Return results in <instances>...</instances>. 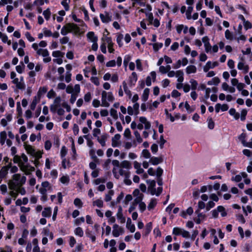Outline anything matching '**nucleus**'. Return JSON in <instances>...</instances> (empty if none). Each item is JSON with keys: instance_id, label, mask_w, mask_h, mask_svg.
Masks as SVG:
<instances>
[{"instance_id": "nucleus-1", "label": "nucleus", "mask_w": 252, "mask_h": 252, "mask_svg": "<svg viewBox=\"0 0 252 252\" xmlns=\"http://www.w3.org/2000/svg\"><path fill=\"white\" fill-rule=\"evenodd\" d=\"M13 180L9 183V188L10 189H15L18 186H22L26 181L25 176H21L20 174H15L12 177Z\"/></svg>"}, {"instance_id": "nucleus-2", "label": "nucleus", "mask_w": 252, "mask_h": 252, "mask_svg": "<svg viewBox=\"0 0 252 252\" xmlns=\"http://www.w3.org/2000/svg\"><path fill=\"white\" fill-rule=\"evenodd\" d=\"M133 195L134 197L133 202L138 204L140 211L141 212H144L146 209V204L142 201L144 198V194L140 192L138 189H135L133 191Z\"/></svg>"}, {"instance_id": "nucleus-3", "label": "nucleus", "mask_w": 252, "mask_h": 252, "mask_svg": "<svg viewBox=\"0 0 252 252\" xmlns=\"http://www.w3.org/2000/svg\"><path fill=\"white\" fill-rule=\"evenodd\" d=\"M80 28L74 23H68L64 26L61 29V33L63 35H65L69 32L77 34L80 32Z\"/></svg>"}, {"instance_id": "nucleus-4", "label": "nucleus", "mask_w": 252, "mask_h": 252, "mask_svg": "<svg viewBox=\"0 0 252 252\" xmlns=\"http://www.w3.org/2000/svg\"><path fill=\"white\" fill-rule=\"evenodd\" d=\"M101 106L105 107H108L110 105L109 102L114 100V96L112 92L102 91L101 93Z\"/></svg>"}, {"instance_id": "nucleus-5", "label": "nucleus", "mask_w": 252, "mask_h": 252, "mask_svg": "<svg viewBox=\"0 0 252 252\" xmlns=\"http://www.w3.org/2000/svg\"><path fill=\"white\" fill-rule=\"evenodd\" d=\"M151 127V124L146 117L142 116L139 118V122L138 123V129L142 130L145 128V130H148Z\"/></svg>"}, {"instance_id": "nucleus-6", "label": "nucleus", "mask_w": 252, "mask_h": 252, "mask_svg": "<svg viewBox=\"0 0 252 252\" xmlns=\"http://www.w3.org/2000/svg\"><path fill=\"white\" fill-rule=\"evenodd\" d=\"M112 172L114 177L117 179H119L121 176H128V174L130 173L129 171L124 169L122 167H114Z\"/></svg>"}, {"instance_id": "nucleus-7", "label": "nucleus", "mask_w": 252, "mask_h": 252, "mask_svg": "<svg viewBox=\"0 0 252 252\" xmlns=\"http://www.w3.org/2000/svg\"><path fill=\"white\" fill-rule=\"evenodd\" d=\"M212 217L214 218H218L219 217V213H220L222 217H224L227 216V212L225 208L222 206H219L215 209L213 210L211 212Z\"/></svg>"}, {"instance_id": "nucleus-8", "label": "nucleus", "mask_w": 252, "mask_h": 252, "mask_svg": "<svg viewBox=\"0 0 252 252\" xmlns=\"http://www.w3.org/2000/svg\"><path fill=\"white\" fill-rule=\"evenodd\" d=\"M52 185L48 181L43 182L41 187L38 189V191L41 194H45L47 191L52 190Z\"/></svg>"}, {"instance_id": "nucleus-9", "label": "nucleus", "mask_w": 252, "mask_h": 252, "mask_svg": "<svg viewBox=\"0 0 252 252\" xmlns=\"http://www.w3.org/2000/svg\"><path fill=\"white\" fill-rule=\"evenodd\" d=\"M112 228V235L114 237H118L120 235H123L125 233L124 228L116 223L113 225Z\"/></svg>"}, {"instance_id": "nucleus-10", "label": "nucleus", "mask_w": 252, "mask_h": 252, "mask_svg": "<svg viewBox=\"0 0 252 252\" xmlns=\"http://www.w3.org/2000/svg\"><path fill=\"white\" fill-rule=\"evenodd\" d=\"M193 10V6H188L187 9V11L186 12V17L187 20H189L191 19H193V20H196L198 18V13L197 12L194 13L192 15H191V13Z\"/></svg>"}, {"instance_id": "nucleus-11", "label": "nucleus", "mask_w": 252, "mask_h": 252, "mask_svg": "<svg viewBox=\"0 0 252 252\" xmlns=\"http://www.w3.org/2000/svg\"><path fill=\"white\" fill-rule=\"evenodd\" d=\"M20 170L24 172L26 175H30L32 172L34 171V167L29 163H23L20 164Z\"/></svg>"}, {"instance_id": "nucleus-12", "label": "nucleus", "mask_w": 252, "mask_h": 252, "mask_svg": "<svg viewBox=\"0 0 252 252\" xmlns=\"http://www.w3.org/2000/svg\"><path fill=\"white\" fill-rule=\"evenodd\" d=\"M127 110L129 115H137L139 113V104L135 103L132 106H129Z\"/></svg>"}, {"instance_id": "nucleus-13", "label": "nucleus", "mask_w": 252, "mask_h": 252, "mask_svg": "<svg viewBox=\"0 0 252 252\" xmlns=\"http://www.w3.org/2000/svg\"><path fill=\"white\" fill-rule=\"evenodd\" d=\"M80 86L79 84L75 85V93L71 94V97L69 99L70 103L72 104H74L75 102L77 97L78 96L80 93Z\"/></svg>"}, {"instance_id": "nucleus-14", "label": "nucleus", "mask_w": 252, "mask_h": 252, "mask_svg": "<svg viewBox=\"0 0 252 252\" xmlns=\"http://www.w3.org/2000/svg\"><path fill=\"white\" fill-rule=\"evenodd\" d=\"M12 82L15 85L17 89L19 90H24L25 88V84L23 77H21L19 79L18 78L12 81Z\"/></svg>"}, {"instance_id": "nucleus-15", "label": "nucleus", "mask_w": 252, "mask_h": 252, "mask_svg": "<svg viewBox=\"0 0 252 252\" xmlns=\"http://www.w3.org/2000/svg\"><path fill=\"white\" fill-rule=\"evenodd\" d=\"M202 41L204 44L205 51L207 53L211 52L212 46L210 43V39L207 36H204L202 38Z\"/></svg>"}, {"instance_id": "nucleus-16", "label": "nucleus", "mask_w": 252, "mask_h": 252, "mask_svg": "<svg viewBox=\"0 0 252 252\" xmlns=\"http://www.w3.org/2000/svg\"><path fill=\"white\" fill-rule=\"evenodd\" d=\"M237 68L241 70L243 73L246 74L249 72L250 67L246 62H239L237 64Z\"/></svg>"}, {"instance_id": "nucleus-17", "label": "nucleus", "mask_w": 252, "mask_h": 252, "mask_svg": "<svg viewBox=\"0 0 252 252\" xmlns=\"http://www.w3.org/2000/svg\"><path fill=\"white\" fill-rule=\"evenodd\" d=\"M197 216L194 218V220L197 224H200L205 221L206 219V215L203 213H199L198 211H196Z\"/></svg>"}, {"instance_id": "nucleus-18", "label": "nucleus", "mask_w": 252, "mask_h": 252, "mask_svg": "<svg viewBox=\"0 0 252 252\" xmlns=\"http://www.w3.org/2000/svg\"><path fill=\"white\" fill-rule=\"evenodd\" d=\"M61 101V98L60 96H58L55 98L54 101V104L50 106V110L52 113H55L58 107L60 106Z\"/></svg>"}, {"instance_id": "nucleus-19", "label": "nucleus", "mask_w": 252, "mask_h": 252, "mask_svg": "<svg viewBox=\"0 0 252 252\" xmlns=\"http://www.w3.org/2000/svg\"><path fill=\"white\" fill-rule=\"evenodd\" d=\"M188 63V60L186 58H183L181 60H178L176 63L173 64V68H179L182 65L185 66Z\"/></svg>"}, {"instance_id": "nucleus-20", "label": "nucleus", "mask_w": 252, "mask_h": 252, "mask_svg": "<svg viewBox=\"0 0 252 252\" xmlns=\"http://www.w3.org/2000/svg\"><path fill=\"white\" fill-rule=\"evenodd\" d=\"M218 65L219 63L217 62H211V61H208L203 66V71L205 72H207L209 69H213L216 66H217Z\"/></svg>"}, {"instance_id": "nucleus-21", "label": "nucleus", "mask_w": 252, "mask_h": 252, "mask_svg": "<svg viewBox=\"0 0 252 252\" xmlns=\"http://www.w3.org/2000/svg\"><path fill=\"white\" fill-rule=\"evenodd\" d=\"M122 58L121 57H118L117 59L116 62L115 60H111V61L108 62L106 63V66L107 67H114L116 65V64H117V65L118 66H120L122 65Z\"/></svg>"}, {"instance_id": "nucleus-22", "label": "nucleus", "mask_w": 252, "mask_h": 252, "mask_svg": "<svg viewBox=\"0 0 252 252\" xmlns=\"http://www.w3.org/2000/svg\"><path fill=\"white\" fill-rule=\"evenodd\" d=\"M116 217L120 223L123 224L125 222L126 218L123 215V209L121 206H119L118 208V212L116 214Z\"/></svg>"}, {"instance_id": "nucleus-23", "label": "nucleus", "mask_w": 252, "mask_h": 252, "mask_svg": "<svg viewBox=\"0 0 252 252\" xmlns=\"http://www.w3.org/2000/svg\"><path fill=\"white\" fill-rule=\"evenodd\" d=\"M32 48L35 51L36 53L38 56H42L45 53L48 51V50L46 49H43L41 48H39L37 47V43H34L32 45Z\"/></svg>"}, {"instance_id": "nucleus-24", "label": "nucleus", "mask_w": 252, "mask_h": 252, "mask_svg": "<svg viewBox=\"0 0 252 252\" xmlns=\"http://www.w3.org/2000/svg\"><path fill=\"white\" fill-rule=\"evenodd\" d=\"M12 120V115L11 114H6L5 115V118H2L0 120V125L3 126H6L8 123L10 122Z\"/></svg>"}, {"instance_id": "nucleus-25", "label": "nucleus", "mask_w": 252, "mask_h": 252, "mask_svg": "<svg viewBox=\"0 0 252 252\" xmlns=\"http://www.w3.org/2000/svg\"><path fill=\"white\" fill-rule=\"evenodd\" d=\"M121 135L119 134H116L112 138V146L113 147H118L120 145V138Z\"/></svg>"}, {"instance_id": "nucleus-26", "label": "nucleus", "mask_w": 252, "mask_h": 252, "mask_svg": "<svg viewBox=\"0 0 252 252\" xmlns=\"http://www.w3.org/2000/svg\"><path fill=\"white\" fill-rule=\"evenodd\" d=\"M156 78V73L155 71H152L150 75L147 76L146 79V84L147 86H150L152 84V81H155Z\"/></svg>"}, {"instance_id": "nucleus-27", "label": "nucleus", "mask_w": 252, "mask_h": 252, "mask_svg": "<svg viewBox=\"0 0 252 252\" xmlns=\"http://www.w3.org/2000/svg\"><path fill=\"white\" fill-rule=\"evenodd\" d=\"M24 147L27 154L31 156L34 155L35 153L36 152L33 147L31 145L25 143Z\"/></svg>"}, {"instance_id": "nucleus-28", "label": "nucleus", "mask_w": 252, "mask_h": 252, "mask_svg": "<svg viewBox=\"0 0 252 252\" xmlns=\"http://www.w3.org/2000/svg\"><path fill=\"white\" fill-rule=\"evenodd\" d=\"M247 177V174L245 172H241L239 174L232 177L231 180L235 182H240L242 178H245Z\"/></svg>"}, {"instance_id": "nucleus-29", "label": "nucleus", "mask_w": 252, "mask_h": 252, "mask_svg": "<svg viewBox=\"0 0 252 252\" xmlns=\"http://www.w3.org/2000/svg\"><path fill=\"white\" fill-rule=\"evenodd\" d=\"M87 37L89 40V41L91 42H97L98 37L94 34V32H89L87 33Z\"/></svg>"}, {"instance_id": "nucleus-30", "label": "nucleus", "mask_w": 252, "mask_h": 252, "mask_svg": "<svg viewBox=\"0 0 252 252\" xmlns=\"http://www.w3.org/2000/svg\"><path fill=\"white\" fill-rule=\"evenodd\" d=\"M137 80V76L135 72H133L129 77V85L132 87L135 85Z\"/></svg>"}, {"instance_id": "nucleus-31", "label": "nucleus", "mask_w": 252, "mask_h": 252, "mask_svg": "<svg viewBox=\"0 0 252 252\" xmlns=\"http://www.w3.org/2000/svg\"><path fill=\"white\" fill-rule=\"evenodd\" d=\"M177 32L178 33L180 34L182 31H183L184 34H186L188 32V27L183 24L178 25L176 27Z\"/></svg>"}, {"instance_id": "nucleus-32", "label": "nucleus", "mask_w": 252, "mask_h": 252, "mask_svg": "<svg viewBox=\"0 0 252 252\" xmlns=\"http://www.w3.org/2000/svg\"><path fill=\"white\" fill-rule=\"evenodd\" d=\"M99 16L101 21L104 23H108L111 20V17L107 12H105V14H100Z\"/></svg>"}, {"instance_id": "nucleus-33", "label": "nucleus", "mask_w": 252, "mask_h": 252, "mask_svg": "<svg viewBox=\"0 0 252 252\" xmlns=\"http://www.w3.org/2000/svg\"><path fill=\"white\" fill-rule=\"evenodd\" d=\"M40 101V98H39L38 96L36 95L34 96L33 98L32 101L30 104V109L32 110H34L36 106L37 103H38Z\"/></svg>"}, {"instance_id": "nucleus-34", "label": "nucleus", "mask_w": 252, "mask_h": 252, "mask_svg": "<svg viewBox=\"0 0 252 252\" xmlns=\"http://www.w3.org/2000/svg\"><path fill=\"white\" fill-rule=\"evenodd\" d=\"M246 137V135L245 133H242L239 136V139L241 141V143H242L244 147H252V144H249V142H247L245 140Z\"/></svg>"}, {"instance_id": "nucleus-35", "label": "nucleus", "mask_w": 252, "mask_h": 252, "mask_svg": "<svg viewBox=\"0 0 252 252\" xmlns=\"http://www.w3.org/2000/svg\"><path fill=\"white\" fill-rule=\"evenodd\" d=\"M122 86V87L123 88V89H124V91L125 94L127 95V96L129 98H131L132 94H131V92L130 91V90L128 89L127 85V83H126V82L125 81H124L123 82L122 86Z\"/></svg>"}, {"instance_id": "nucleus-36", "label": "nucleus", "mask_w": 252, "mask_h": 252, "mask_svg": "<svg viewBox=\"0 0 252 252\" xmlns=\"http://www.w3.org/2000/svg\"><path fill=\"white\" fill-rule=\"evenodd\" d=\"M47 90L48 88L47 87H40L36 96L41 99L42 96H43L47 92Z\"/></svg>"}, {"instance_id": "nucleus-37", "label": "nucleus", "mask_w": 252, "mask_h": 252, "mask_svg": "<svg viewBox=\"0 0 252 252\" xmlns=\"http://www.w3.org/2000/svg\"><path fill=\"white\" fill-rule=\"evenodd\" d=\"M52 212L51 207H46L42 212V216L45 218H50L51 216Z\"/></svg>"}, {"instance_id": "nucleus-38", "label": "nucleus", "mask_w": 252, "mask_h": 252, "mask_svg": "<svg viewBox=\"0 0 252 252\" xmlns=\"http://www.w3.org/2000/svg\"><path fill=\"white\" fill-rule=\"evenodd\" d=\"M134 168L136 170V173L138 174H142L144 172V170L141 167V164L137 161L133 162Z\"/></svg>"}, {"instance_id": "nucleus-39", "label": "nucleus", "mask_w": 252, "mask_h": 252, "mask_svg": "<svg viewBox=\"0 0 252 252\" xmlns=\"http://www.w3.org/2000/svg\"><path fill=\"white\" fill-rule=\"evenodd\" d=\"M120 167H122L126 169V170L128 171L132 168L131 163L128 160H123L120 164Z\"/></svg>"}, {"instance_id": "nucleus-40", "label": "nucleus", "mask_w": 252, "mask_h": 252, "mask_svg": "<svg viewBox=\"0 0 252 252\" xmlns=\"http://www.w3.org/2000/svg\"><path fill=\"white\" fill-rule=\"evenodd\" d=\"M197 71V68L194 65H189L186 68V72L187 74L195 73Z\"/></svg>"}, {"instance_id": "nucleus-41", "label": "nucleus", "mask_w": 252, "mask_h": 252, "mask_svg": "<svg viewBox=\"0 0 252 252\" xmlns=\"http://www.w3.org/2000/svg\"><path fill=\"white\" fill-rule=\"evenodd\" d=\"M33 246L32 252H40V248L38 246V240L37 238H34L32 241Z\"/></svg>"}, {"instance_id": "nucleus-42", "label": "nucleus", "mask_w": 252, "mask_h": 252, "mask_svg": "<svg viewBox=\"0 0 252 252\" xmlns=\"http://www.w3.org/2000/svg\"><path fill=\"white\" fill-rule=\"evenodd\" d=\"M220 83V79L218 77H215L211 80L207 82V84L209 86L215 85L217 86Z\"/></svg>"}, {"instance_id": "nucleus-43", "label": "nucleus", "mask_w": 252, "mask_h": 252, "mask_svg": "<svg viewBox=\"0 0 252 252\" xmlns=\"http://www.w3.org/2000/svg\"><path fill=\"white\" fill-rule=\"evenodd\" d=\"M7 140V133L5 131H2L0 132V144L3 145Z\"/></svg>"}, {"instance_id": "nucleus-44", "label": "nucleus", "mask_w": 252, "mask_h": 252, "mask_svg": "<svg viewBox=\"0 0 252 252\" xmlns=\"http://www.w3.org/2000/svg\"><path fill=\"white\" fill-rule=\"evenodd\" d=\"M59 181L62 184L67 185L70 182L69 176L67 175H63L60 178Z\"/></svg>"}, {"instance_id": "nucleus-45", "label": "nucleus", "mask_w": 252, "mask_h": 252, "mask_svg": "<svg viewBox=\"0 0 252 252\" xmlns=\"http://www.w3.org/2000/svg\"><path fill=\"white\" fill-rule=\"evenodd\" d=\"M149 93L150 89L149 88H146L144 89L141 96V99L143 101L146 102L148 100Z\"/></svg>"}, {"instance_id": "nucleus-46", "label": "nucleus", "mask_w": 252, "mask_h": 252, "mask_svg": "<svg viewBox=\"0 0 252 252\" xmlns=\"http://www.w3.org/2000/svg\"><path fill=\"white\" fill-rule=\"evenodd\" d=\"M106 139L107 136L106 135H102L97 137L98 142L102 147H104L105 146Z\"/></svg>"}, {"instance_id": "nucleus-47", "label": "nucleus", "mask_w": 252, "mask_h": 252, "mask_svg": "<svg viewBox=\"0 0 252 252\" xmlns=\"http://www.w3.org/2000/svg\"><path fill=\"white\" fill-rule=\"evenodd\" d=\"M92 204L93 206H96L98 208H102L103 206V201L100 198L94 200Z\"/></svg>"}, {"instance_id": "nucleus-48", "label": "nucleus", "mask_w": 252, "mask_h": 252, "mask_svg": "<svg viewBox=\"0 0 252 252\" xmlns=\"http://www.w3.org/2000/svg\"><path fill=\"white\" fill-rule=\"evenodd\" d=\"M157 204V200L155 198H152L148 205V209L150 211L153 209Z\"/></svg>"}, {"instance_id": "nucleus-49", "label": "nucleus", "mask_w": 252, "mask_h": 252, "mask_svg": "<svg viewBox=\"0 0 252 252\" xmlns=\"http://www.w3.org/2000/svg\"><path fill=\"white\" fill-rule=\"evenodd\" d=\"M106 180L107 179L105 177H101L97 178L93 181V184L94 185H99L105 183Z\"/></svg>"}, {"instance_id": "nucleus-50", "label": "nucleus", "mask_w": 252, "mask_h": 252, "mask_svg": "<svg viewBox=\"0 0 252 252\" xmlns=\"http://www.w3.org/2000/svg\"><path fill=\"white\" fill-rule=\"evenodd\" d=\"M149 162L153 165H157L162 162V159L157 157H152L150 158Z\"/></svg>"}, {"instance_id": "nucleus-51", "label": "nucleus", "mask_w": 252, "mask_h": 252, "mask_svg": "<svg viewBox=\"0 0 252 252\" xmlns=\"http://www.w3.org/2000/svg\"><path fill=\"white\" fill-rule=\"evenodd\" d=\"M230 115L233 116L235 120H238L240 118V114L236 112L234 108H231L229 111Z\"/></svg>"}, {"instance_id": "nucleus-52", "label": "nucleus", "mask_w": 252, "mask_h": 252, "mask_svg": "<svg viewBox=\"0 0 252 252\" xmlns=\"http://www.w3.org/2000/svg\"><path fill=\"white\" fill-rule=\"evenodd\" d=\"M183 228L175 227L173 228L172 234L175 236L181 235Z\"/></svg>"}, {"instance_id": "nucleus-53", "label": "nucleus", "mask_w": 252, "mask_h": 252, "mask_svg": "<svg viewBox=\"0 0 252 252\" xmlns=\"http://www.w3.org/2000/svg\"><path fill=\"white\" fill-rule=\"evenodd\" d=\"M132 6H135L136 4H138L141 6H145L146 4L144 0H131Z\"/></svg>"}, {"instance_id": "nucleus-54", "label": "nucleus", "mask_w": 252, "mask_h": 252, "mask_svg": "<svg viewBox=\"0 0 252 252\" xmlns=\"http://www.w3.org/2000/svg\"><path fill=\"white\" fill-rule=\"evenodd\" d=\"M74 234L79 237H82L84 235L83 229L80 227L76 228L74 231Z\"/></svg>"}, {"instance_id": "nucleus-55", "label": "nucleus", "mask_w": 252, "mask_h": 252, "mask_svg": "<svg viewBox=\"0 0 252 252\" xmlns=\"http://www.w3.org/2000/svg\"><path fill=\"white\" fill-rule=\"evenodd\" d=\"M42 57L43 58V61L44 63H47L51 61V58L49 56V52L48 51L45 53Z\"/></svg>"}, {"instance_id": "nucleus-56", "label": "nucleus", "mask_w": 252, "mask_h": 252, "mask_svg": "<svg viewBox=\"0 0 252 252\" xmlns=\"http://www.w3.org/2000/svg\"><path fill=\"white\" fill-rule=\"evenodd\" d=\"M13 160L15 163L18 164V166L19 167H20V164H22V163H23V161H21V156H19L18 155L14 156Z\"/></svg>"}, {"instance_id": "nucleus-57", "label": "nucleus", "mask_w": 252, "mask_h": 252, "mask_svg": "<svg viewBox=\"0 0 252 252\" xmlns=\"http://www.w3.org/2000/svg\"><path fill=\"white\" fill-rule=\"evenodd\" d=\"M190 84V88L191 90H195L197 89L198 86V82L194 79H191L189 80Z\"/></svg>"}, {"instance_id": "nucleus-58", "label": "nucleus", "mask_w": 252, "mask_h": 252, "mask_svg": "<svg viewBox=\"0 0 252 252\" xmlns=\"http://www.w3.org/2000/svg\"><path fill=\"white\" fill-rule=\"evenodd\" d=\"M224 35L226 39L229 40H232L233 39V33L229 30L225 31Z\"/></svg>"}, {"instance_id": "nucleus-59", "label": "nucleus", "mask_w": 252, "mask_h": 252, "mask_svg": "<svg viewBox=\"0 0 252 252\" xmlns=\"http://www.w3.org/2000/svg\"><path fill=\"white\" fill-rule=\"evenodd\" d=\"M114 194V192L113 190H110L108 191V192L105 195V201L106 202H109L112 199V197L113 196Z\"/></svg>"}, {"instance_id": "nucleus-60", "label": "nucleus", "mask_w": 252, "mask_h": 252, "mask_svg": "<svg viewBox=\"0 0 252 252\" xmlns=\"http://www.w3.org/2000/svg\"><path fill=\"white\" fill-rule=\"evenodd\" d=\"M86 236L89 237L93 242H94L95 241V236L93 234L92 231L87 230L86 231Z\"/></svg>"}, {"instance_id": "nucleus-61", "label": "nucleus", "mask_w": 252, "mask_h": 252, "mask_svg": "<svg viewBox=\"0 0 252 252\" xmlns=\"http://www.w3.org/2000/svg\"><path fill=\"white\" fill-rule=\"evenodd\" d=\"M184 72L183 70H181L180 72H179V74L176 76L177 78V83H183L184 80Z\"/></svg>"}, {"instance_id": "nucleus-62", "label": "nucleus", "mask_w": 252, "mask_h": 252, "mask_svg": "<svg viewBox=\"0 0 252 252\" xmlns=\"http://www.w3.org/2000/svg\"><path fill=\"white\" fill-rule=\"evenodd\" d=\"M62 159V167L64 169L69 168L70 167V162L68 160H67L65 158H63Z\"/></svg>"}, {"instance_id": "nucleus-63", "label": "nucleus", "mask_w": 252, "mask_h": 252, "mask_svg": "<svg viewBox=\"0 0 252 252\" xmlns=\"http://www.w3.org/2000/svg\"><path fill=\"white\" fill-rule=\"evenodd\" d=\"M101 40L102 42H106L107 44H110V43H111V42L112 41V38L107 36L104 32H103V37L101 38Z\"/></svg>"}, {"instance_id": "nucleus-64", "label": "nucleus", "mask_w": 252, "mask_h": 252, "mask_svg": "<svg viewBox=\"0 0 252 252\" xmlns=\"http://www.w3.org/2000/svg\"><path fill=\"white\" fill-rule=\"evenodd\" d=\"M182 70H178L176 71L170 70L167 73V76L170 78L176 76L179 74V72H180Z\"/></svg>"}]
</instances>
